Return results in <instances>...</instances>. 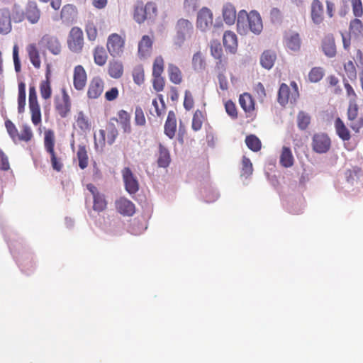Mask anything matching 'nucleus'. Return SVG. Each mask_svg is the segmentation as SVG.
Masks as SVG:
<instances>
[{
    "instance_id": "obj_21",
    "label": "nucleus",
    "mask_w": 363,
    "mask_h": 363,
    "mask_svg": "<svg viewBox=\"0 0 363 363\" xmlns=\"http://www.w3.org/2000/svg\"><path fill=\"white\" fill-rule=\"evenodd\" d=\"M25 14L26 18L30 23L35 24L38 22L41 12L35 1H30L28 2Z\"/></svg>"
},
{
    "instance_id": "obj_27",
    "label": "nucleus",
    "mask_w": 363,
    "mask_h": 363,
    "mask_svg": "<svg viewBox=\"0 0 363 363\" xmlns=\"http://www.w3.org/2000/svg\"><path fill=\"white\" fill-rule=\"evenodd\" d=\"M223 45L226 50L235 53L238 48L237 35L232 31H226L223 35Z\"/></svg>"
},
{
    "instance_id": "obj_62",
    "label": "nucleus",
    "mask_w": 363,
    "mask_h": 363,
    "mask_svg": "<svg viewBox=\"0 0 363 363\" xmlns=\"http://www.w3.org/2000/svg\"><path fill=\"white\" fill-rule=\"evenodd\" d=\"M194 105V98L192 94L189 90L185 91L184 99V107L186 110H191Z\"/></svg>"
},
{
    "instance_id": "obj_16",
    "label": "nucleus",
    "mask_w": 363,
    "mask_h": 363,
    "mask_svg": "<svg viewBox=\"0 0 363 363\" xmlns=\"http://www.w3.org/2000/svg\"><path fill=\"white\" fill-rule=\"evenodd\" d=\"M104 82L100 77H93L88 86L87 97L90 99H98L103 93Z\"/></svg>"
},
{
    "instance_id": "obj_63",
    "label": "nucleus",
    "mask_w": 363,
    "mask_h": 363,
    "mask_svg": "<svg viewBox=\"0 0 363 363\" xmlns=\"http://www.w3.org/2000/svg\"><path fill=\"white\" fill-rule=\"evenodd\" d=\"M10 169L9 158L6 154L0 149V169L7 171Z\"/></svg>"
},
{
    "instance_id": "obj_40",
    "label": "nucleus",
    "mask_w": 363,
    "mask_h": 363,
    "mask_svg": "<svg viewBox=\"0 0 363 363\" xmlns=\"http://www.w3.org/2000/svg\"><path fill=\"white\" fill-rule=\"evenodd\" d=\"M77 157L79 161V167L82 169L86 168L89 164V157L85 145H79L78 146Z\"/></svg>"
},
{
    "instance_id": "obj_42",
    "label": "nucleus",
    "mask_w": 363,
    "mask_h": 363,
    "mask_svg": "<svg viewBox=\"0 0 363 363\" xmlns=\"http://www.w3.org/2000/svg\"><path fill=\"white\" fill-rule=\"evenodd\" d=\"M40 93L42 99L48 100L52 96L51 82L49 76L47 74L46 79L40 83Z\"/></svg>"
},
{
    "instance_id": "obj_19",
    "label": "nucleus",
    "mask_w": 363,
    "mask_h": 363,
    "mask_svg": "<svg viewBox=\"0 0 363 363\" xmlns=\"http://www.w3.org/2000/svg\"><path fill=\"white\" fill-rule=\"evenodd\" d=\"M87 81V74L82 65H77L73 72V85L75 89L81 91L84 89Z\"/></svg>"
},
{
    "instance_id": "obj_34",
    "label": "nucleus",
    "mask_w": 363,
    "mask_h": 363,
    "mask_svg": "<svg viewBox=\"0 0 363 363\" xmlns=\"http://www.w3.org/2000/svg\"><path fill=\"white\" fill-rule=\"evenodd\" d=\"M157 164L160 167H167L171 162L170 154L167 148L162 144L159 145V155Z\"/></svg>"
},
{
    "instance_id": "obj_25",
    "label": "nucleus",
    "mask_w": 363,
    "mask_h": 363,
    "mask_svg": "<svg viewBox=\"0 0 363 363\" xmlns=\"http://www.w3.org/2000/svg\"><path fill=\"white\" fill-rule=\"evenodd\" d=\"M107 69L108 75L113 79H119L123 74V65L118 60L109 61Z\"/></svg>"
},
{
    "instance_id": "obj_1",
    "label": "nucleus",
    "mask_w": 363,
    "mask_h": 363,
    "mask_svg": "<svg viewBox=\"0 0 363 363\" xmlns=\"http://www.w3.org/2000/svg\"><path fill=\"white\" fill-rule=\"evenodd\" d=\"M291 88L285 83L280 85L277 101L281 106H286L289 102L295 103L299 97L297 84L295 82H291Z\"/></svg>"
},
{
    "instance_id": "obj_41",
    "label": "nucleus",
    "mask_w": 363,
    "mask_h": 363,
    "mask_svg": "<svg viewBox=\"0 0 363 363\" xmlns=\"http://www.w3.org/2000/svg\"><path fill=\"white\" fill-rule=\"evenodd\" d=\"M17 137L18 138L16 139L15 143L18 142L29 143L33 138V133L31 128L26 124L23 125L21 133H18Z\"/></svg>"
},
{
    "instance_id": "obj_15",
    "label": "nucleus",
    "mask_w": 363,
    "mask_h": 363,
    "mask_svg": "<svg viewBox=\"0 0 363 363\" xmlns=\"http://www.w3.org/2000/svg\"><path fill=\"white\" fill-rule=\"evenodd\" d=\"M213 23V13L206 7L202 8L197 15L196 26L201 31H206Z\"/></svg>"
},
{
    "instance_id": "obj_64",
    "label": "nucleus",
    "mask_w": 363,
    "mask_h": 363,
    "mask_svg": "<svg viewBox=\"0 0 363 363\" xmlns=\"http://www.w3.org/2000/svg\"><path fill=\"white\" fill-rule=\"evenodd\" d=\"M255 91L258 99L261 101H263L264 98L267 96V94H266V90L264 89V86L261 82H259L255 85Z\"/></svg>"
},
{
    "instance_id": "obj_29",
    "label": "nucleus",
    "mask_w": 363,
    "mask_h": 363,
    "mask_svg": "<svg viewBox=\"0 0 363 363\" xmlns=\"http://www.w3.org/2000/svg\"><path fill=\"white\" fill-rule=\"evenodd\" d=\"M93 57L96 65L103 67L106 64L108 56L103 46L96 45L93 50Z\"/></svg>"
},
{
    "instance_id": "obj_48",
    "label": "nucleus",
    "mask_w": 363,
    "mask_h": 363,
    "mask_svg": "<svg viewBox=\"0 0 363 363\" xmlns=\"http://www.w3.org/2000/svg\"><path fill=\"white\" fill-rule=\"evenodd\" d=\"M164 59L162 56L155 57L152 65V76L162 75L164 72Z\"/></svg>"
},
{
    "instance_id": "obj_8",
    "label": "nucleus",
    "mask_w": 363,
    "mask_h": 363,
    "mask_svg": "<svg viewBox=\"0 0 363 363\" xmlns=\"http://www.w3.org/2000/svg\"><path fill=\"white\" fill-rule=\"evenodd\" d=\"M67 47L70 51L74 53H80L84 48V40L82 30L79 27L71 28L67 40Z\"/></svg>"
},
{
    "instance_id": "obj_20",
    "label": "nucleus",
    "mask_w": 363,
    "mask_h": 363,
    "mask_svg": "<svg viewBox=\"0 0 363 363\" xmlns=\"http://www.w3.org/2000/svg\"><path fill=\"white\" fill-rule=\"evenodd\" d=\"M11 13L9 9H0V34L6 35L11 31Z\"/></svg>"
},
{
    "instance_id": "obj_17",
    "label": "nucleus",
    "mask_w": 363,
    "mask_h": 363,
    "mask_svg": "<svg viewBox=\"0 0 363 363\" xmlns=\"http://www.w3.org/2000/svg\"><path fill=\"white\" fill-rule=\"evenodd\" d=\"M116 211L123 216H132L135 212V204L125 197H120L115 201Z\"/></svg>"
},
{
    "instance_id": "obj_51",
    "label": "nucleus",
    "mask_w": 363,
    "mask_h": 363,
    "mask_svg": "<svg viewBox=\"0 0 363 363\" xmlns=\"http://www.w3.org/2000/svg\"><path fill=\"white\" fill-rule=\"evenodd\" d=\"M192 65L195 70H202L205 69L206 63L201 52H197L194 54Z\"/></svg>"
},
{
    "instance_id": "obj_12",
    "label": "nucleus",
    "mask_w": 363,
    "mask_h": 363,
    "mask_svg": "<svg viewBox=\"0 0 363 363\" xmlns=\"http://www.w3.org/2000/svg\"><path fill=\"white\" fill-rule=\"evenodd\" d=\"M40 43L54 55L60 54L62 51L60 41L55 35L45 34L41 38Z\"/></svg>"
},
{
    "instance_id": "obj_11",
    "label": "nucleus",
    "mask_w": 363,
    "mask_h": 363,
    "mask_svg": "<svg viewBox=\"0 0 363 363\" xmlns=\"http://www.w3.org/2000/svg\"><path fill=\"white\" fill-rule=\"evenodd\" d=\"M86 189L93 196V209L97 212H102L107 208V201L104 194L100 193L92 184H88Z\"/></svg>"
},
{
    "instance_id": "obj_30",
    "label": "nucleus",
    "mask_w": 363,
    "mask_h": 363,
    "mask_svg": "<svg viewBox=\"0 0 363 363\" xmlns=\"http://www.w3.org/2000/svg\"><path fill=\"white\" fill-rule=\"evenodd\" d=\"M168 77L171 82L174 84H180L183 81V74L179 67L173 64L169 63L167 67Z\"/></svg>"
},
{
    "instance_id": "obj_31",
    "label": "nucleus",
    "mask_w": 363,
    "mask_h": 363,
    "mask_svg": "<svg viewBox=\"0 0 363 363\" xmlns=\"http://www.w3.org/2000/svg\"><path fill=\"white\" fill-rule=\"evenodd\" d=\"M335 128L337 135L344 141H348L351 138L349 129L340 118H337L335 121Z\"/></svg>"
},
{
    "instance_id": "obj_10",
    "label": "nucleus",
    "mask_w": 363,
    "mask_h": 363,
    "mask_svg": "<svg viewBox=\"0 0 363 363\" xmlns=\"http://www.w3.org/2000/svg\"><path fill=\"white\" fill-rule=\"evenodd\" d=\"M359 108L357 104H349L347 108V120L351 129L356 133L363 128V116H359Z\"/></svg>"
},
{
    "instance_id": "obj_49",
    "label": "nucleus",
    "mask_w": 363,
    "mask_h": 363,
    "mask_svg": "<svg viewBox=\"0 0 363 363\" xmlns=\"http://www.w3.org/2000/svg\"><path fill=\"white\" fill-rule=\"evenodd\" d=\"M311 123V116L304 111H300L297 116V125L301 130H306Z\"/></svg>"
},
{
    "instance_id": "obj_36",
    "label": "nucleus",
    "mask_w": 363,
    "mask_h": 363,
    "mask_svg": "<svg viewBox=\"0 0 363 363\" xmlns=\"http://www.w3.org/2000/svg\"><path fill=\"white\" fill-rule=\"evenodd\" d=\"M284 42L286 48L292 51H298L301 48V39L298 33L286 35Z\"/></svg>"
},
{
    "instance_id": "obj_7",
    "label": "nucleus",
    "mask_w": 363,
    "mask_h": 363,
    "mask_svg": "<svg viewBox=\"0 0 363 363\" xmlns=\"http://www.w3.org/2000/svg\"><path fill=\"white\" fill-rule=\"evenodd\" d=\"M28 106L33 125H38L41 123V111L38 101L37 92L35 85H29Z\"/></svg>"
},
{
    "instance_id": "obj_52",
    "label": "nucleus",
    "mask_w": 363,
    "mask_h": 363,
    "mask_svg": "<svg viewBox=\"0 0 363 363\" xmlns=\"http://www.w3.org/2000/svg\"><path fill=\"white\" fill-rule=\"evenodd\" d=\"M344 70L349 79L354 80L357 79V70L354 63L352 60H348L344 64Z\"/></svg>"
},
{
    "instance_id": "obj_44",
    "label": "nucleus",
    "mask_w": 363,
    "mask_h": 363,
    "mask_svg": "<svg viewBox=\"0 0 363 363\" xmlns=\"http://www.w3.org/2000/svg\"><path fill=\"white\" fill-rule=\"evenodd\" d=\"M350 35L354 37L362 36L363 35V23L358 18L352 19L349 26Z\"/></svg>"
},
{
    "instance_id": "obj_39",
    "label": "nucleus",
    "mask_w": 363,
    "mask_h": 363,
    "mask_svg": "<svg viewBox=\"0 0 363 363\" xmlns=\"http://www.w3.org/2000/svg\"><path fill=\"white\" fill-rule=\"evenodd\" d=\"M294 161L291 149L288 147H283L279 160L281 165L286 168L291 167L294 164Z\"/></svg>"
},
{
    "instance_id": "obj_26",
    "label": "nucleus",
    "mask_w": 363,
    "mask_h": 363,
    "mask_svg": "<svg viewBox=\"0 0 363 363\" xmlns=\"http://www.w3.org/2000/svg\"><path fill=\"white\" fill-rule=\"evenodd\" d=\"M323 51L328 57H333L336 55V46L333 35H326L322 43Z\"/></svg>"
},
{
    "instance_id": "obj_18",
    "label": "nucleus",
    "mask_w": 363,
    "mask_h": 363,
    "mask_svg": "<svg viewBox=\"0 0 363 363\" xmlns=\"http://www.w3.org/2000/svg\"><path fill=\"white\" fill-rule=\"evenodd\" d=\"M313 149L318 153H325L330 147V140L325 134H315L313 138Z\"/></svg>"
},
{
    "instance_id": "obj_35",
    "label": "nucleus",
    "mask_w": 363,
    "mask_h": 363,
    "mask_svg": "<svg viewBox=\"0 0 363 363\" xmlns=\"http://www.w3.org/2000/svg\"><path fill=\"white\" fill-rule=\"evenodd\" d=\"M239 103L242 108L246 113H251L255 110L254 99L248 93H244L240 96Z\"/></svg>"
},
{
    "instance_id": "obj_14",
    "label": "nucleus",
    "mask_w": 363,
    "mask_h": 363,
    "mask_svg": "<svg viewBox=\"0 0 363 363\" xmlns=\"http://www.w3.org/2000/svg\"><path fill=\"white\" fill-rule=\"evenodd\" d=\"M122 176L125 190L130 194H135L139 189V184L130 169L129 167H125L122 170Z\"/></svg>"
},
{
    "instance_id": "obj_32",
    "label": "nucleus",
    "mask_w": 363,
    "mask_h": 363,
    "mask_svg": "<svg viewBox=\"0 0 363 363\" xmlns=\"http://www.w3.org/2000/svg\"><path fill=\"white\" fill-rule=\"evenodd\" d=\"M26 50L30 59V62L34 66V67L38 69L41 65V60L40 57L39 50L35 43L29 44Z\"/></svg>"
},
{
    "instance_id": "obj_38",
    "label": "nucleus",
    "mask_w": 363,
    "mask_h": 363,
    "mask_svg": "<svg viewBox=\"0 0 363 363\" xmlns=\"http://www.w3.org/2000/svg\"><path fill=\"white\" fill-rule=\"evenodd\" d=\"M223 16L227 24H233L236 20V10L235 7L230 4H225L223 9Z\"/></svg>"
},
{
    "instance_id": "obj_3",
    "label": "nucleus",
    "mask_w": 363,
    "mask_h": 363,
    "mask_svg": "<svg viewBox=\"0 0 363 363\" xmlns=\"http://www.w3.org/2000/svg\"><path fill=\"white\" fill-rule=\"evenodd\" d=\"M44 146L47 152L50 155L52 167L55 171L60 172L63 167V164L61 159L57 157L55 152V135L51 130H48L45 133Z\"/></svg>"
},
{
    "instance_id": "obj_4",
    "label": "nucleus",
    "mask_w": 363,
    "mask_h": 363,
    "mask_svg": "<svg viewBox=\"0 0 363 363\" xmlns=\"http://www.w3.org/2000/svg\"><path fill=\"white\" fill-rule=\"evenodd\" d=\"M157 7L153 2H147L144 4L142 1L137 2L135 6L133 18L138 23H143L145 20L152 18L156 16Z\"/></svg>"
},
{
    "instance_id": "obj_57",
    "label": "nucleus",
    "mask_w": 363,
    "mask_h": 363,
    "mask_svg": "<svg viewBox=\"0 0 363 363\" xmlns=\"http://www.w3.org/2000/svg\"><path fill=\"white\" fill-rule=\"evenodd\" d=\"M26 17V14L19 6L15 4L13 7L12 18L15 23L22 22Z\"/></svg>"
},
{
    "instance_id": "obj_60",
    "label": "nucleus",
    "mask_w": 363,
    "mask_h": 363,
    "mask_svg": "<svg viewBox=\"0 0 363 363\" xmlns=\"http://www.w3.org/2000/svg\"><path fill=\"white\" fill-rule=\"evenodd\" d=\"M225 108L227 113L233 118H237L238 111L235 104L231 101L228 100L225 104Z\"/></svg>"
},
{
    "instance_id": "obj_6",
    "label": "nucleus",
    "mask_w": 363,
    "mask_h": 363,
    "mask_svg": "<svg viewBox=\"0 0 363 363\" xmlns=\"http://www.w3.org/2000/svg\"><path fill=\"white\" fill-rule=\"evenodd\" d=\"M107 130V140H106V130L100 129L97 135H94V145L97 149L99 147L103 148L106 145V143L111 145L116 141L118 137V131L112 123H109L106 127Z\"/></svg>"
},
{
    "instance_id": "obj_28",
    "label": "nucleus",
    "mask_w": 363,
    "mask_h": 363,
    "mask_svg": "<svg viewBox=\"0 0 363 363\" xmlns=\"http://www.w3.org/2000/svg\"><path fill=\"white\" fill-rule=\"evenodd\" d=\"M323 6L319 0H313L311 5V18L314 23L320 24L323 21Z\"/></svg>"
},
{
    "instance_id": "obj_45",
    "label": "nucleus",
    "mask_w": 363,
    "mask_h": 363,
    "mask_svg": "<svg viewBox=\"0 0 363 363\" xmlns=\"http://www.w3.org/2000/svg\"><path fill=\"white\" fill-rule=\"evenodd\" d=\"M211 55L216 59L218 60L217 66L222 64V57H223V49L220 43L218 41H211Z\"/></svg>"
},
{
    "instance_id": "obj_50",
    "label": "nucleus",
    "mask_w": 363,
    "mask_h": 363,
    "mask_svg": "<svg viewBox=\"0 0 363 363\" xmlns=\"http://www.w3.org/2000/svg\"><path fill=\"white\" fill-rule=\"evenodd\" d=\"M252 172L253 167L250 160L244 156L242 160L241 176L247 178L252 174Z\"/></svg>"
},
{
    "instance_id": "obj_53",
    "label": "nucleus",
    "mask_w": 363,
    "mask_h": 363,
    "mask_svg": "<svg viewBox=\"0 0 363 363\" xmlns=\"http://www.w3.org/2000/svg\"><path fill=\"white\" fill-rule=\"evenodd\" d=\"M133 81L138 85H141L145 80L144 69L142 66H138L133 71Z\"/></svg>"
},
{
    "instance_id": "obj_2",
    "label": "nucleus",
    "mask_w": 363,
    "mask_h": 363,
    "mask_svg": "<svg viewBox=\"0 0 363 363\" xmlns=\"http://www.w3.org/2000/svg\"><path fill=\"white\" fill-rule=\"evenodd\" d=\"M125 35L116 33L110 34L107 38L106 49L113 57H121L125 49Z\"/></svg>"
},
{
    "instance_id": "obj_22",
    "label": "nucleus",
    "mask_w": 363,
    "mask_h": 363,
    "mask_svg": "<svg viewBox=\"0 0 363 363\" xmlns=\"http://www.w3.org/2000/svg\"><path fill=\"white\" fill-rule=\"evenodd\" d=\"M152 40L148 35H143L138 43V56L140 58H147L151 55Z\"/></svg>"
},
{
    "instance_id": "obj_5",
    "label": "nucleus",
    "mask_w": 363,
    "mask_h": 363,
    "mask_svg": "<svg viewBox=\"0 0 363 363\" xmlns=\"http://www.w3.org/2000/svg\"><path fill=\"white\" fill-rule=\"evenodd\" d=\"M54 107L56 113L62 118H67L72 108V102L67 89H61V95H56L54 98Z\"/></svg>"
},
{
    "instance_id": "obj_54",
    "label": "nucleus",
    "mask_w": 363,
    "mask_h": 363,
    "mask_svg": "<svg viewBox=\"0 0 363 363\" xmlns=\"http://www.w3.org/2000/svg\"><path fill=\"white\" fill-rule=\"evenodd\" d=\"M352 13L355 18H360L363 16V5L362 0H350Z\"/></svg>"
},
{
    "instance_id": "obj_24",
    "label": "nucleus",
    "mask_w": 363,
    "mask_h": 363,
    "mask_svg": "<svg viewBox=\"0 0 363 363\" xmlns=\"http://www.w3.org/2000/svg\"><path fill=\"white\" fill-rule=\"evenodd\" d=\"M345 176L347 182L352 185L358 184L359 183L363 184V171L357 167H353L347 169Z\"/></svg>"
},
{
    "instance_id": "obj_56",
    "label": "nucleus",
    "mask_w": 363,
    "mask_h": 363,
    "mask_svg": "<svg viewBox=\"0 0 363 363\" xmlns=\"http://www.w3.org/2000/svg\"><path fill=\"white\" fill-rule=\"evenodd\" d=\"M87 38L89 41H95L98 37V30L93 23H89L85 28Z\"/></svg>"
},
{
    "instance_id": "obj_46",
    "label": "nucleus",
    "mask_w": 363,
    "mask_h": 363,
    "mask_svg": "<svg viewBox=\"0 0 363 363\" xmlns=\"http://www.w3.org/2000/svg\"><path fill=\"white\" fill-rule=\"evenodd\" d=\"M245 143L247 147L253 152H258L261 150V141L255 135H247L245 138Z\"/></svg>"
},
{
    "instance_id": "obj_47",
    "label": "nucleus",
    "mask_w": 363,
    "mask_h": 363,
    "mask_svg": "<svg viewBox=\"0 0 363 363\" xmlns=\"http://www.w3.org/2000/svg\"><path fill=\"white\" fill-rule=\"evenodd\" d=\"M324 69L320 67H313L308 73V79L311 82L316 83L324 77Z\"/></svg>"
},
{
    "instance_id": "obj_58",
    "label": "nucleus",
    "mask_w": 363,
    "mask_h": 363,
    "mask_svg": "<svg viewBox=\"0 0 363 363\" xmlns=\"http://www.w3.org/2000/svg\"><path fill=\"white\" fill-rule=\"evenodd\" d=\"M152 77V86L154 89L157 92L162 91L165 85L164 78L162 75Z\"/></svg>"
},
{
    "instance_id": "obj_37",
    "label": "nucleus",
    "mask_w": 363,
    "mask_h": 363,
    "mask_svg": "<svg viewBox=\"0 0 363 363\" xmlns=\"http://www.w3.org/2000/svg\"><path fill=\"white\" fill-rule=\"evenodd\" d=\"M277 56L274 52L271 50L264 51L260 57L261 65L267 69H271L276 60Z\"/></svg>"
},
{
    "instance_id": "obj_43",
    "label": "nucleus",
    "mask_w": 363,
    "mask_h": 363,
    "mask_svg": "<svg viewBox=\"0 0 363 363\" xmlns=\"http://www.w3.org/2000/svg\"><path fill=\"white\" fill-rule=\"evenodd\" d=\"M206 118V113L203 111L197 109L192 118L191 128L194 131L201 129L203 121Z\"/></svg>"
},
{
    "instance_id": "obj_55",
    "label": "nucleus",
    "mask_w": 363,
    "mask_h": 363,
    "mask_svg": "<svg viewBox=\"0 0 363 363\" xmlns=\"http://www.w3.org/2000/svg\"><path fill=\"white\" fill-rule=\"evenodd\" d=\"M5 127L10 138L14 143H16V139L18 138L17 135L18 134V131L15 124L8 119L5 121Z\"/></svg>"
},
{
    "instance_id": "obj_33",
    "label": "nucleus",
    "mask_w": 363,
    "mask_h": 363,
    "mask_svg": "<svg viewBox=\"0 0 363 363\" xmlns=\"http://www.w3.org/2000/svg\"><path fill=\"white\" fill-rule=\"evenodd\" d=\"M118 119L113 118L111 120L119 122L125 133L131 131L130 116L124 110H121L118 113Z\"/></svg>"
},
{
    "instance_id": "obj_59",
    "label": "nucleus",
    "mask_w": 363,
    "mask_h": 363,
    "mask_svg": "<svg viewBox=\"0 0 363 363\" xmlns=\"http://www.w3.org/2000/svg\"><path fill=\"white\" fill-rule=\"evenodd\" d=\"M135 123L137 125H140V126L145 125L146 123V120H145L143 110L140 106H138L135 108Z\"/></svg>"
},
{
    "instance_id": "obj_9",
    "label": "nucleus",
    "mask_w": 363,
    "mask_h": 363,
    "mask_svg": "<svg viewBox=\"0 0 363 363\" xmlns=\"http://www.w3.org/2000/svg\"><path fill=\"white\" fill-rule=\"evenodd\" d=\"M245 17L247 18L248 26L250 30L255 34H259L263 28L260 15L255 11L247 13L245 10H242L238 13V24H239L241 22V19Z\"/></svg>"
},
{
    "instance_id": "obj_13",
    "label": "nucleus",
    "mask_w": 363,
    "mask_h": 363,
    "mask_svg": "<svg viewBox=\"0 0 363 363\" xmlns=\"http://www.w3.org/2000/svg\"><path fill=\"white\" fill-rule=\"evenodd\" d=\"M192 30L191 22L186 19H179L177 23V36L175 38L174 44L181 47L184 43L186 35Z\"/></svg>"
},
{
    "instance_id": "obj_61",
    "label": "nucleus",
    "mask_w": 363,
    "mask_h": 363,
    "mask_svg": "<svg viewBox=\"0 0 363 363\" xmlns=\"http://www.w3.org/2000/svg\"><path fill=\"white\" fill-rule=\"evenodd\" d=\"M344 85L347 92V95L348 97H350L349 104H357L356 100L357 96L352 86L348 82H345Z\"/></svg>"
},
{
    "instance_id": "obj_23",
    "label": "nucleus",
    "mask_w": 363,
    "mask_h": 363,
    "mask_svg": "<svg viewBox=\"0 0 363 363\" xmlns=\"http://www.w3.org/2000/svg\"><path fill=\"white\" fill-rule=\"evenodd\" d=\"M164 134L170 139L175 136L177 131V119L174 111H170L164 126Z\"/></svg>"
}]
</instances>
